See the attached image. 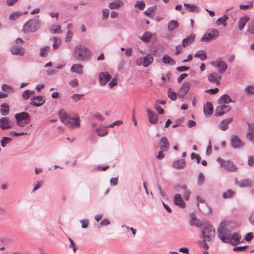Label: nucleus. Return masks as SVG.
Returning a JSON list of instances; mask_svg holds the SVG:
<instances>
[{"mask_svg": "<svg viewBox=\"0 0 254 254\" xmlns=\"http://www.w3.org/2000/svg\"><path fill=\"white\" fill-rule=\"evenodd\" d=\"M92 55L91 51L86 47L78 45L76 46L73 50V56L78 61H88Z\"/></svg>", "mask_w": 254, "mask_h": 254, "instance_id": "obj_1", "label": "nucleus"}, {"mask_svg": "<svg viewBox=\"0 0 254 254\" xmlns=\"http://www.w3.org/2000/svg\"><path fill=\"white\" fill-rule=\"evenodd\" d=\"M58 115L62 122L68 127H79L80 121L78 117H71L64 110H60L58 112Z\"/></svg>", "mask_w": 254, "mask_h": 254, "instance_id": "obj_2", "label": "nucleus"}, {"mask_svg": "<svg viewBox=\"0 0 254 254\" xmlns=\"http://www.w3.org/2000/svg\"><path fill=\"white\" fill-rule=\"evenodd\" d=\"M41 25V20L39 16L37 15L34 18L30 19L23 27V32L24 33H34L37 31Z\"/></svg>", "mask_w": 254, "mask_h": 254, "instance_id": "obj_3", "label": "nucleus"}, {"mask_svg": "<svg viewBox=\"0 0 254 254\" xmlns=\"http://www.w3.org/2000/svg\"><path fill=\"white\" fill-rule=\"evenodd\" d=\"M231 230L226 227V223L225 221H222L219 225L217 229L218 237L225 243H228L229 241Z\"/></svg>", "mask_w": 254, "mask_h": 254, "instance_id": "obj_4", "label": "nucleus"}, {"mask_svg": "<svg viewBox=\"0 0 254 254\" xmlns=\"http://www.w3.org/2000/svg\"><path fill=\"white\" fill-rule=\"evenodd\" d=\"M203 238L210 241L215 237V229L214 227L208 223H204L201 230Z\"/></svg>", "mask_w": 254, "mask_h": 254, "instance_id": "obj_5", "label": "nucleus"}, {"mask_svg": "<svg viewBox=\"0 0 254 254\" xmlns=\"http://www.w3.org/2000/svg\"><path fill=\"white\" fill-rule=\"evenodd\" d=\"M216 160L219 163L221 167H224L226 170L231 172H235L237 170V167L232 161L229 160L225 161L220 157H218Z\"/></svg>", "mask_w": 254, "mask_h": 254, "instance_id": "obj_6", "label": "nucleus"}, {"mask_svg": "<svg viewBox=\"0 0 254 254\" xmlns=\"http://www.w3.org/2000/svg\"><path fill=\"white\" fill-rule=\"evenodd\" d=\"M218 31L213 29L209 33L204 34L201 38V41L208 42L213 39H215L218 37Z\"/></svg>", "mask_w": 254, "mask_h": 254, "instance_id": "obj_7", "label": "nucleus"}, {"mask_svg": "<svg viewBox=\"0 0 254 254\" xmlns=\"http://www.w3.org/2000/svg\"><path fill=\"white\" fill-rule=\"evenodd\" d=\"M230 144L232 147L234 149L239 148L244 145V143L242 142L237 135L235 134L231 135Z\"/></svg>", "mask_w": 254, "mask_h": 254, "instance_id": "obj_8", "label": "nucleus"}, {"mask_svg": "<svg viewBox=\"0 0 254 254\" xmlns=\"http://www.w3.org/2000/svg\"><path fill=\"white\" fill-rule=\"evenodd\" d=\"M111 75L107 71H103L99 74L100 84L101 86L105 85L111 79Z\"/></svg>", "mask_w": 254, "mask_h": 254, "instance_id": "obj_9", "label": "nucleus"}, {"mask_svg": "<svg viewBox=\"0 0 254 254\" xmlns=\"http://www.w3.org/2000/svg\"><path fill=\"white\" fill-rule=\"evenodd\" d=\"M212 64L217 66L219 73L220 74H224L227 70L228 65L226 63L223 61H219L218 62H213Z\"/></svg>", "mask_w": 254, "mask_h": 254, "instance_id": "obj_10", "label": "nucleus"}, {"mask_svg": "<svg viewBox=\"0 0 254 254\" xmlns=\"http://www.w3.org/2000/svg\"><path fill=\"white\" fill-rule=\"evenodd\" d=\"M13 124L8 117H2L0 119V128L2 130L10 128Z\"/></svg>", "mask_w": 254, "mask_h": 254, "instance_id": "obj_11", "label": "nucleus"}, {"mask_svg": "<svg viewBox=\"0 0 254 254\" xmlns=\"http://www.w3.org/2000/svg\"><path fill=\"white\" fill-rule=\"evenodd\" d=\"M30 100V105L37 107H41L45 103V100L42 96H33Z\"/></svg>", "mask_w": 254, "mask_h": 254, "instance_id": "obj_12", "label": "nucleus"}, {"mask_svg": "<svg viewBox=\"0 0 254 254\" xmlns=\"http://www.w3.org/2000/svg\"><path fill=\"white\" fill-rule=\"evenodd\" d=\"M230 110L231 107L229 106L225 105L219 106L215 110V116L217 117L221 116L229 112Z\"/></svg>", "mask_w": 254, "mask_h": 254, "instance_id": "obj_13", "label": "nucleus"}, {"mask_svg": "<svg viewBox=\"0 0 254 254\" xmlns=\"http://www.w3.org/2000/svg\"><path fill=\"white\" fill-rule=\"evenodd\" d=\"M16 121H25V123H29L30 117L28 113L26 112H22L15 115Z\"/></svg>", "mask_w": 254, "mask_h": 254, "instance_id": "obj_14", "label": "nucleus"}, {"mask_svg": "<svg viewBox=\"0 0 254 254\" xmlns=\"http://www.w3.org/2000/svg\"><path fill=\"white\" fill-rule=\"evenodd\" d=\"M222 78V75L217 72H213L208 75V80L211 83H215L216 85L220 84V80Z\"/></svg>", "mask_w": 254, "mask_h": 254, "instance_id": "obj_15", "label": "nucleus"}, {"mask_svg": "<svg viewBox=\"0 0 254 254\" xmlns=\"http://www.w3.org/2000/svg\"><path fill=\"white\" fill-rule=\"evenodd\" d=\"M190 83L188 82H184L178 91L179 96L182 98L184 97L190 89Z\"/></svg>", "mask_w": 254, "mask_h": 254, "instance_id": "obj_16", "label": "nucleus"}, {"mask_svg": "<svg viewBox=\"0 0 254 254\" xmlns=\"http://www.w3.org/2000/svg\"><path fill=\"white\" fill-rule=\"evenodd\" d=\"M159 147L162 151H168L170 148V143L166 136L162 137L159 141Z\"/></svg>", "mask_w": 254, "mask_h": 254, "instance_id": "obj_17", "label": "nucleus"}, {"mask_svg": "<svg viewBox=\"0 0 254 254\" xmlns=\"http://www.w3.org/2000/svg\"><path fill=\"white\" fill-rule=\"evenodd\" d=\"M248 132L246 134L247 138L254 144V124L247 123Z\"/></svg>", "mask_w": 254, "mask_h": 254, "instance_id": "obj_18", "label": "nucleus"}, {"mask_svg": "<svg viewBox=\"0 0 254 254\" xmlns=\"http://www.w3.org/2000/svg\"><path fill=\"white\" fill-rule=\"evenodd\" d=\"M173 202L174 204L181 208H184L186 207V204L180 194H176L174 196Z\"/></svg>", "mask_w": 254, "mask_h": 254, "instance_id": "obj_19", "label": "nucleus"}, {"mask_svg": "<svg viewBox=\"0 0 254 254\" xmlns=\"http://www.w3.org/2000/svg\"><path fill=\"white\" fill-rule=\"evenodd\" d=\"M11 52L14 55L23 56L25 52V50L22 46L18 45H13L11 48Z\"/></svg>", "mask_w": 254, "mask_h": 254, "instance_id": "obj_20", "label": "nucleus"}, {"mask_svg": "<svg viewBox=\"0 0 254 254\" xmlns=\"http://www.w3.org/2000/svg\"><path fill=\"white\" fill-rule=\"evenodd\" d=\"M229 239V243L233 246H236L240 243L241 236L237 233H234L232 235H230L228 237Z\"/></svg>", "mask_w": 254, "mask_h": 254, "instance_id": "obj_21", "label": "nucleus"}, {"mask_svg": "<svg viewBox=\"0 0 254 254\" xmlns=\"http://www.w3.org/2000/svg\"><path fill=\"white\" fill-rule=\"evenodd\" d=\"M146 112L148 116L149 121L151 124H155L158 121L157 115L150 109H147Z\"/></svg>", "mask_w": 254, "mask_h": 254, "instance_id": "obj_22", "label": "nucleus"}, {"mask_svg": "<svg viewBox=\"0 0 254 254\" xmlns=\"http://www.w3.org/2000/svg\"><path fill=\"white\" fill-rule=\"evenodd\" d=\"M195 37V34L191 33L189 36L184 39L182 42V47H186L192 44L194 41Z\"/></svg>", "mask_w": 254, "mask_h": 254, "instance_id": "obj_23", "label": "nucleus"}, {"mask_svg": "<svg viewBox=\"0 0 254 254\" xmlns=\"http://www.w3.org/2000/svg\"><path fill=\"white\" fill-rule=\"evenodd\" d=\"M175 188L176 189H182L184 191L183 192V195L184 197V199L186 201H188L190 198V191L187 189V187L186 185H184L183 186H175Z\"/></svg>", "mask_w": 254, "mask_h": 254, "instance_id": "obj_24", "label": "nucleus"}, {"mask_svg": "<svg viewBox=\"0 0 254 254\" xmlns=\"http://www.w3.org/2000/svg\"><path fill=\"white\" fill-rule=\"evenodd\" d=\"M154 61L153 56L151 54H147L143 58V66L145 67H148Z\"/></svg>", "mask_w": 254, "mask_h": 254, "instance_id": "obj_25", "label": "nucleus"}, {"mask_svg": "<svg viewBox=\"0 0 254 254\" xmlns=\"http://www.w3.org/2000/svg\"><path fill=\"white\" fill-rule=\"evenodd\" d=\"M235 184L241 188L251 187L252 181L250 179L243 180L240 181L236 180Z\"/></svg>", "mask_w": 254, "mask_h": 254, "instance_id": "obj_26", "label": "nucleus"}, {"mask_svg": "<svg viewBox=\"0 0 254 254\" xmlns=\"http://www.w3.org/2000/svg\"><path fill=\"white\" fill-rule=\"evenodd\" d=\"M233 102L230 96L226 94H223L218 100L219 104H228Z\"/></svg>", "mask_w": 254, "mask_h": 254, "instance_id": "obj_27", "label": "nucleus"}, {"mask_svg": "<svg viewBox=\"0 0 254 254\" xmlns=\"http://www.w3.org/2000/svg\"><path fill=\"white\" fill-rule=\"evenodd\" d=\"M124 4V2L121 0H115L109 4V7L111 9H119Z\"/></svg>", "mask_w": 254, "mask_h": 254, "instance_id": "obj_28", "label": "nucleus"}, {"mask_svg": "<svg viewBox=\"0 0 254 254\" xmlns=\"http://www.w3.org/2000/svg\"><path fill=\"white\" fill-rule=\"evenodd\" d=\"M191 215V219L190 221V225L191 226L195 225L196 227H200L201 229H202L203 225H204V223H202L198 219H197L193 213H192Z\"/></svg>", "mask_w": 254, "mask_h": 254, "instance_id": "obj_29", "label": "nucleus"}, {"mask_svg": "<svg viewBox=\"0 0 254 254\" xmlns=\"http://www.w3.org/2000/svg\"><path fill=\"white\" fill-rule=\"evenodd\" d=\"M250 20V18L248 16H243L239 19L238 22V28L240 31H242L244 27L245 26L246 23Z\"/></svg>", "mask_w": 254, "mask_h": 254, "instance_id": "obj_30", "label": "nucleus"}, {"mask_svg": "<svg viewBox=\"0 0 254 254\" xmlns=\"http://www.w3.org/2000/svg\"><path fill=\"white\" fill-rule=\"evenodd\" d=\"M232 120V118H230L222 120L219 124V128L223 131L226 130L228 127L229 124L231 123Z\"/></svg>", "mask_w": 254, "mask_h": 254, "instance_id": "obj_31", "label": "nucleus"}, {"mask_svg": "<svg viewBox=\"0 0 254 254\" xmlns=\"http://www.w3.org/2000/svg\"><path fill=\"white\" fill-rule=\"evenodd\" d=\"M83 66L81 64H74L71 67L70 71L71 72H75L79 74L83 73Z\"/></svg>", "mask_w": 254, "mask_h": 254, "instance_id": "obj_32", "label": "nucleus"}, {"mask_svg": "<svg viewBox=\"0 0 254 254\" xmlns=\"http://www.w3.org/2000/svg\"><path fill=\"white\" fill-rule=\"evenodd\" d=\"M184 6L186 7L187 10L191 12H199L200 11V8L197 6L195 4H190L188 3H184Z\"/></svg>", "mask_w": 254, "mask_h": 254, "instance_id": "obj_33", "label": "nucleus"}, {"mask_svg": "<svg viewBox=\"0 0 254 254\" xmlns=\"http://www.w3.org/2000/svg\"><path fill=\"white\" fill-rule=\"evenodd\" d=\"M213 107L211 103L207 102V104L204 106L203 112L206 115H210L213 113Z\"/></svg>", "mask_w": 254, "mask_h": 254, "instance_id": "obj_34", "label": "nucleus"}, {"mask_svg": "<svg viewBox=\"0 0 254 254\" xmlns=\"http://www.w3.org/2000/svg\"><path fill=\"white\" fill-rule=\"evenodd\" d=\"M162 60L164 64L174 65L176 64V62L174 60L172 59L168 55H164L162 57Z\"/></svg>", "mask_w": 254, "mask_h": 254, "instance_id": "obj_35", "label": "nucleus"}, {"mask_svg": "<svg viewBox=\"0 0 254 254\" xmlns=\"http://www.w3.org/2000/svg\"><path fill=\"white\" fill-rule=\"evenodd\" d=\"M152 38V34L149 31L145 32L143 35L140 37L141 40L145 43L150 42Z\"/></svg>", "mask_w": 254, "mask_h": 254, "instance_id": "obj_36", "label": "nucleus"}, {"mask_svg": "<svg viewBox=\"0 0 254 254\" xmlns=\"http://www.w3.org/2000/svg\"><path fill=\"white\" fill-rule=\"evenodd\" d=\"M185 164L184 160H178L173 162V166L176 169H182L184 168Z\"/></svg>", "mask_w": 254, "mask_h": 254, "instance_id": "obj_37", "label": "nucleus"}, {"mask_svg": "<svg viewBox=\"0 0 254 254\" xmlns=\"http://www.w3.org/2000/svg\"><path fill=\"white\" fill-rule=\"evenodd\" d=\"M179 25V23L177 21L171 20L168 22L167 28L169 31H172L178 27Z\"/></svg>", "mask_w": 254, "mask_h": 254, "instance_id": "obj_38", "label": "nucleus"}, {"mask_svg": "<svg viewBox=\"0 0 254 254\" xmlns=\"http://www.w3.org/2000/svg\"><path fill=\"white\" fill-rule=\"evenodd\" d=\"M50 47L49 46H45L41 47L40 49L39 56L41 57H46L49 52Z\"/></svg>", "mask_w": 254, "mask_h": 254, "instance_id": "obj_39", "label": "nucleus"}, {"mask_svg": "<svg viewBox=\"0 0 254 254\" xmlns=\"http://www.w3.org/2000/svg\"><path fill=\"white\" fill-rule=\"evenodd\" d=\"M194 57L195 58H199L201 61H204L207 58V54L205 52H204L203 50H201L196 53L194 54Z\"/></svg>", "mask_w": 254, "mask_h": 254, "instance_id": "obj_40", "label": "nucleus"}, {"mask_svg": "<svg viewBox=\"0 0 254 254\" xmlns=\"http://www.w3.org/2000/svg\"><path fill=\"white\" fill-rule=\"evenodd\" d=\"M9 108L6 103H3L0 105V112L1 115H6L9 113Z\"/></svg>", "mask_w": 254, "mask_h": 254, "instance_id": "obj_41", "label": "nucleus"}, {"mask_svg": "<svg viewBox=\"0 0 254 254\" xmlns=\"http://www.w3.org/2000/svg\"><path fill=\"white\" fill-rule=\"evenodd\" d=\"M236 192L232 190H228L227 191L223 192V198L224 199L230 198L235 195Z\"/></svg>", "mask_w": 254, "mask_h": 254, "instance_id": "obj_42", "label": "nucleus"}, {"mask_svg": "<svg viewBox=\"0 0 254 254\" xmlns=\"http://www.w3.org/2000/svg\"><path fill=\"white\" fill-rule=\"evenodd\" d=\"M96 132L97 133L98 136L103 137L108 134V130L105 127H98L96 129Z\"/></svg>", "mask_w": 254, "mask_h": 254, "instance_id": "obj_43", "label": "nucleus"}, {"mask_svg": "<svg viewBox=\"0 0 254 254\" xmlns=\"http://www.w3.org/2000/svg\"><path fill=\"white\" fill-rule=\"evenodd\" d=\"M156 9V7L155 6L149 7L146 10L144 11V13L145 15L152 17L153 16V14H152L155 12Z\"/></svg>", "mask_w": 254, "mask_h": 254, "instance_id": "obj_44", "label": "nucleus"}, {"mask_svg": "<svg viewBox=\"0 0 254 254\" xmlns=\"http://www.w3.org/2000/svg\"><path fill=\"white\" fill-rule=\"evenodd\" d=\"M244 91L247 95H254V86L248 85L244 89Z\"/></svg>", "mask_w": 254, "mask_h": 254, "instance_id": "obj_45", "label": "nucleus"}, {"mask_svg": "<svg viewBox=\"0 0 254 254\" xmlns=\"http://www.w3.org/2000/svg\"><path fill=\"white\" fill-rule=\"evenodd\" d=\"M50 30L51 33L54 34L60 33L61 32V27L59 25H52Z\"/></svg>", "mask_w": 254, "mask_h": 254, "instance_id": "obj_46", "label": "nucleus"}, {"mask_svg": "<svg viewBox=\"0 0 254 254\" xmlns=\"http://www.w3.org/2000/svg\"><path fill=\"white\" fill-rule=\"evenodd\" d=\"M12 141V138L8 137H3L0 140V144L2 147H5L7 144Z\"/></svg>", "mask_w": 254, "mask_h": 254, "instance_id": "obj_47", "label": "nucleus"}, {"mask_svg": "<svg viewBox=\"0 0 254 254\" xmlns=\"http://www.w3.org/2000/svg\"><path fill=\"white\" fill-rule=\"evenodd\" d=\"M168 96L171 100L173 101H175L177 99L176 93L175 92L171 91L170 88H169L168 91Z\"/></svg>", "mask_w": 254, "mask_h": 254, "instance_id": "obj_48", "label": "nucleus"}, {"mask_svg": "<svg viewBox=\"0 0 254 254\" xmlns=\"http://www.w3.org/2000/svg\"><path fill=\"white\" fill-rule=\"evenodd\" d=\"M204 182V177L202 172L199 173L197 177V185L201 186Z\"/></svg>", "mask_w": 254, "mask_h": 254, "instance_id": "obj_49", "label": "nucleus"}, {"mask_svg": "<svg viewBox=\"0 0 254 254\" xmlns=\"http://www.w3.org/2000/svg\"><path fill=\"white\" fill-rule=\"evenodd\" d=\"M248 31L251 34L254 35V20H252L249 23Z\"/></svg>", "mask_w": 254, "mask_h": 254, "instance_id": "obj_50", "label": "nucleus"}, {"mask_svg": "<svg viewBox=\"0 0 254 254\" xmlns=\"http://www.w3.org/2000/svg\"><path fill=\"white\" fill-rule=\"evenodd\" d=\"M31 95V91L27 89L23 92L22 94V97L24 100H28Z\"/></svg>", "mask_w": 254, "mask_h": 254, "instance_id": "obj_51", "label": "nucleus"}, {"mask_svg": "<svg viewBox=\"0 0 254 254\" xmlns=\"http://www.w3.org/2000/svg\"><path fill=\"white\" fill-rule=\"evenodd\" d=\"M145 6V3L143 1H137L134 5L135 7H137L139 10H143Z\"/></svg>", "mask_w": 254, "mask_h": 254, "instance_id": "obj_52", "label": "nucleus"}, {"mask_svg": "<svg viewBox=\"0 0 254 254\" xmlns=\"http://www.w3.org/2000/svg\"><path fill=\"white\" fill-rule=\"evenodd\" d=\"M68 240L70 243V244L69 245V247L72 248L73 252L74 253H75L76 252V251L77 250V247L74 244V241L72 239H71L70 237H68Z\"/></svg>", "mask_w": 254, "mask_h": 254, "instance_id": "obj_53", "label": "nucleus"}, {"mask_svg": "<svg viewBox=\"0 0 254 254\" xmlns=\"http://www.w3.org/2000/svg\"><path fill=\"white\" fill-rule=\"evenodd\" d=\"M190 157H191V159H195L196 160L197 163L198 164L200 163L201 158H200V156L198 154H197L194 153H192L190 154Z\"/></svg>", "mask_w": 254, "mask_h": 254, "instance_id": "obj_54", "label": "nucleus"}, {"mask_svg": "<svg viewBox=\"0 0 254 254\" xmlns=\"http://www.w3.org/2000/svg\"><path fill=\"white\" fill-rule=\"evenodd\" d=\"M253 1H251L248 4H241L239 7L241 9H246L252 8L253 7Z\"/></svg>", "mask_w": 254, "mask_h": 254, "instance_id": "obj_55", "label": "nucleus"}, {"mask_svg": "<svg viewBox=\"0 0 254 254\" xmlns=\"http://www.w3.org/2000/svg\"><path fill=\"white\" fill-rule=\"evenodd\" d=\"M248 246H239L233 248L234 251H245L247 248Z\"/></svg>", "mask_w": 254, "mask_h": 254, "instance_id": "obj_56", "label": "nucleus"}, {"mask_svg": "<svg viewBox=\"0 0 254 254\" xmlns=\"http://www.w3.org/2000/svg\"><path fill=\"white\" fill-rule=\"evenodd\" d=\"M72 37V33L71 31H68L66 34V37L65 38V41L66 42H69L71 41Z\"/></svg>", "mask_w": 254, "mask_h": 254, "instance_id": "obj_57", "label": "nucleus"}, {"mask_svg": "<svg viewBox=\"0 0 254 254\" xmlns=\"http://www.w3.org/2000/svg\"><path fill=\"white\" fill-rule=\"evenodd\" d=\"M80 222L82 224L81 227L83 229L86 228L88 226L89 221L87 219L81 220Z\"/></svg>", "mask_w": 254, "mask_h": 254, "instance_id": "obj_58", "label": "nucleus"}, {"mask_svg": "<svg viewBox=\"0 0 254 254\" xmlns=\"http://www.w3.org/2000/svg\"><path fill=\"white\" fill-rule=\"evenodd\" d=\"M254 238V234L252 232L248 233L245 236V239L246 241L250 242Z\"/></svg>", "mask_w": 254, "mask_h": 254, "instance_id": "obj_59", "label": "nucleus"}, {"mask_svg": "<svg viewBox=\"0 0 254 254\" xmlns=\"http://www.w3.org/2000/svg\"><path fill=\"white\" fill-rule=\"evenodd\" d=\"M190 69L189 66H178L176 68V69L179 71V72H183L186 70H188Z\"/></svg>", "mask_w": 254, "mask_h": 254, "instance_id": "obj_60", "label": "nucleus"}, {"mask_svg": "<svg viewBox=\"0 0 254 254\" xmlns=\"http://www.w3.org/2000/svg\"><path fill=\"white\" fill-rule=\"evenodd\" d=\"M20 14L17 12H14L12 14H11L9 16V19L11 20H15L16 19Z\"/></svg>", "mask_w": 254, "mask_h": 254, "instance_id": "obj_61", "label": "nucleus"}, {"mask_svg": "<svg viewBox=\"0 0 254 254\" xmlns=\"http://www.w3.org/2000/svg\"><path fill=\"white\" fill-rule=\"evenodd\" d=\"M83 94H74L72 96V98L74 100L75 102L78 101L80 98L83 96Z\"/></svg>", "mask_w": 254, "mask_h": 254, "instance_id": "obj_62", "label": "nucleus"}, {"mask_svg": "<svg viewBox=\"0 0 254 254\" xmlns=\"http://www.w3.org/2000/svg\"><path fill=\"white\" fill-rule=\"evenodd\" d=\"M103 18L104 19H106L108 18L109 15V10L108 9H104L102 10Z\"/></svg>", "mask_w": 254, "mask_h": 254, "instance_id": "obj_63", "label": "nucleus"}, {"mask_svg": "<svg viewBox=\"0 0 254 254\" xmlns=\"http://www.w3.org/2000/svg\"><path fill=\"white\" fill-rule=\"evenodd\" d=\"M216 23L218 25H223L224 26H226L227 25V23L221 17L219 18L216 20Z\"/></svg>", "mask_w": 254, "mask_h": 254, "instance_id": "obj_64", "label": "nucleus"}]
</instances>
